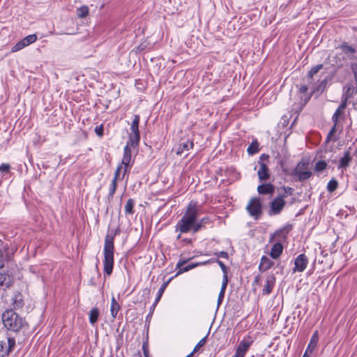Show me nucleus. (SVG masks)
Segmentation results:
<instances>
[{
	"label": "nucleus",
	"mask_w": 357,
	"mask_h": 357,
	"mask_svg": "<svg viewBox=\"0 0 357 357\" xmlns=\"http://www.w3.org/2000/svg\"><path fill=\"white\" fill-rule=\"evenodd\" d=\"M200 214V206L194 202H190L182 218L176 225V231L180 233H193V227Z\"/></svg>",
	"instance_id": "nucleus-1"
},
{
	"label": "nucleus",
	"mask_w": 357,
	"mask_h": 357,
	"mask_svg": "<svg viewBox=\"0 0 357 357\" xmlns=\"http://www.w3.org/2000/svg\"><path fill=\"white\" fill-rule=\"evenodd\" d=\"M117 234L116 231L114 235L107 234L105 238L104 244V273L107 275H110L113 271L114 267V236Z\"/></svg>",
	"instance_id": "nucleus-2"
},
{
	"label": "nucleus",
	"mask_w": 357,
	"mask_h": 357,
	"mask_svg": "<svg viewBox=\"0 0 357 357\" xmlns=\"http://www.w3.org/2000/svg\"><path fill=\"white\" fill-rule=\"evenodd\" d=\"M4 326L13 332L20 331L25 325V320L13 310H6L2 314Z\"/></svg>",
	"instance_id": "nucleus-3"
},
{
	"label": "nucleus",
	"mask_w": 357,
	"mask_h": 357,
	"mask_svg": "<svg viewBox=\"0 0 357 357\" xmlns=\"http://www.w3.org/2000/svg\"><path fill=\"white\" fill-rule=\"evenodd\" d=\"M312 174L309 168V162L304 160L299 162L292 172V176H296L297 180L301 182L308 179Z\"/></svg>",
	"instance_id": "nucleus-4"
},
{
	"label": "nucleus",
	"mask_w": 357,
	"mask_h": 357,
	"mask_svg": "<svg viewBox=\"0 0 357 357\" xmlns=\"http://www.w3.org/2000/svg\"><path fill=\"white\" fill-rule=\"evenodd\" d=\"M269 158V155L267 154H262L259 157V160L258 161L259 168L257 171V175L260 181H266L270 178V172L268 165L265 162V161H268Z\"/></svg>",
	"instance_id": "nucleus-5"
},
{
	"label": "nucleus",
	"mask_w": 357,
	"mask_h": 357,
	"mask_svg": "<svg viewBox=\"0 0 357 357\" xmlns=\"http://www.w3.org/2000/svg\"><path fill=\"white\" fill-rule=\"evenodd\" d=\"M246 208L250 215L255 217L256 219L262 213V205L260 200L257 198L251 199Z\"/></svg>",
	"instance_id": "nucleus-6"
},
{
	"label": "nucleus",
	"mask_w": 357,
	"mask_h": 357,
	"mask_svg": "<svg viewBox=\"0 0 357 357\" xmlns=\"http://www.w3.org/2000/svg\"><path fill=\"white\" fill-rule=\"evenodd\" d=\"M308 258L305 254H300L294 260V268L293 272H303L307 267Z\"/></svg>",
	"instance_id": "nucleus-7"
},
{
	"label": "nucleus",
	"mask_w": 357,
	"mask_h": 357,
	"mask_svg": "<svg viewBox=\"0 0 357 357\" xmlns=\"http://www.w3.org/2000/svg\"><path fill=\"white\" fill-rule=\"evenodd\" d=\"M252 344V340L250 338L243 339L238 344L235 354L232 357H244L248 349Z\"/></svg>",
	"instance_id": "nucleus-8"
},
{
	"label": "nucleus",
	"mask_w": 357,
	"mask_h": 357,
	"mask_svg": "<svg viewBox=\"0 0 357 357\" xmlns=\"http://www.w3.org/2000/svg\"><path fill=\"white\" fill-rule=\"evenodd\" d=\"M284 197L285 195H282L272 201L271 203V211L273 214H279L282 211L285 205Z\"/></svg>",
	"instance_id": "nucleus-9"
},
{
	"label": "nucleus",
	"mask_w": 357,
	"mask_h": 357,
	"mask_svg": "<svg viewBox=\"0 0 357 357\" xmlns=\"http://www.w3.org/2000/svg\"><path fill=\"white\" fill-rule=\"evenodd\" d=\"M131 162V150L128 146H126L123 149V156L122 158L121 164L120 165L123 167V172L122 174V178L126 174L128 168L130 167Z\"/></svg>",
	"instance_id": "nucleus-10"
},
{
	"label": "nucleus",
	"mask_w": 357,
	"mask_h": 357,
	"mask_svg": "<svg viewBox=\"0 0 357 357\" xmlns=\"http://www.w3.org/2000/svg\"><path fill=\"white\" fill-rule=\"evenodd\" d=\"M319 341V333L318 331H315L312 336L311 337L310 343L303 356V357H309L310 354H311L315 348L317 346V343Z\"/></svg>",
	"instance_id": "nucleus-11"
},
{
	"label": "nucleus",
	"mask_w": 357,
	"mask_h": 357,
	"mask_svg": "<svg viewBox=\"0 0 357 357\" xmlns=\"http://www.w3.org/2000/svg\"><path fill=\"white\" fill-rule=\"evenodd\" d=\"M342 100L348 102V100L357 93V86H354L352 84L347 83L343 89Z\"/></svg>",
	"instance_id": "nucleus-12"
},
{
	"label": "nucleus",
	"mask_w": 357,
	"mask_h": 357,
	"mask_svg": "<svg viewBox=\"0 0 357 357\" xmlns=\"http://www.w3.org/2000/svg\"><path fill=\"white\" fill-rule=\"evenodd\" d=\"M275 284V277L274 274H269L266 278V284L262 289L264 295H268L272 292L273 288Z\"/></svg>",
	"instance_id": "nucleus-13"
},
{
	"label": "nucleus",
	"mask_w": 357,
	"mask_h": 357,
	"mask_svg": "<svg viewBox=\"0 0 357 357\" xmlns=\"http://www.w3.org/2000/svg\"><path fill=\"white\" fill-rule=\"evenodd\" d=\"M193 146L194 144L192 141L189 139H181L176 148V154L181 155L185 151H188L190 149H192Z\"/></svg>",
	"instance_id": "nucleus-14"
},
{
	"label": "nucleus",
	"mask_w": 357,
	"mask_h": 357,
	"mask_svg": "<svg viewBox=\"0 0 357 357\" xmlns=\"http://www.w3.org/2000/svg\"><path fill=\"white\" fill-rule=\"evenodd\" d=\"M167 284H168V282H164L161 287H160L158 291V294H157V296L155 299V301L154 303H153V305H151V308H150V312L149 313V314L146 316V319H148L149 317H151L152 316V314L155 310V307H156L158 303L159 302V301L160 300L161 297H162V295L163 294L167 286Z\"/></svg>",
	"instance_id": "nucleus-15"
},
{
	"label": "nucleus",
	"mask_w": 357,
	"mask_h": 357,
	"mask_svg": "<svg viewBox=\"0 0 357 357\" xmlns=\"http://www.w3.org/2000/svg\"><path fill=\"white\" fill-rule=\"evenodd\" d=\"M257 191L261 195H272L275 191V186L271 183H264L257 187Z\"/></svg>",
	"instance_id": "nucleus-16"
},
{
	"label": "nucleus",
	"mask_w": 357,
	"mask_h": 357,
	"mask_svg": "<svg viewBox=\"0 0 357 357\" xmlns=\"http://www.w3.org/2000/svg\"><path fill=\"white\" fill-rule=\"evenodd\" d=\"M274 264V262L268 258L266 256H263L261 258V261L259 266V270L261 272H265L271 268Z\"/></svg>",
	"instance_id": "nucleus-17"
},
{
	"label": "nucleus",
	"mask_w": 357,
	"mask_h": 357,
	"mask_svg": "<svg viewBox=\"0 0 357 357\" xmlns=\"http://www.w3.org/2000/svg\"><path fill=\"white\" fill-rule=\"evenodd\" d=\"M282 251H283L282 245L281 244V243L278 242L273 245L271 252H270V256L273 259H276L281 255V254L282 253Z\"/></svg>",
	"instance_id": "nucleus-18"
},
{
	"label": "nucleus",
	"mask_w": 357,
	"mask_h": 357,
	"mask_svg": "<svg viewBox=\"0 0 357 357\" xmlns=\"http://www.w3.org/2000/svg\"><path fill=\"white\" fill-rule=\"evenodd\" d=\"M211 220L208 217H204L199 220L197 219L195 227H193V234L198 232L202 229L204 228L206 225L209 224Z\"/></svg>",
	"instance_id": "nucleus-19"
},
{
	"label": "nucleus",
	"mask_w": 357,
	"mask_h": 357,
	"mask_svg": "<svg viewBox=\"0 0 357 357\" xmlns=\"http://www.w3.org/2000/svg\"><path fill=\"white\" fill-rule=\"evenodd\" d=\"M347 103L345 100H342L340 105L333 115L332 120L335 123H337L338 118L342 114L344 109L347 106Z\"/></svg>",
	"instance_id": "nucleus-20"
},
{
	"label": "nucleus",
	"mask_w": 357,
	"mask_h": 357,
	"mask_svg": "<svg viewBox=\"0 0 357 357\" xmlns=\"http://www.w3.org/2000/svg\"><path fill=\"white\" fill-rule=\"evenodd\" d=\"M13 284L11 277L5 273H0V286L9 288Z\"/></svg>",
	"instance_id": "nucleus-21"
},
{
	"label": "nucleus",
	"mask_w": 357,
	"mask_h": 357,
	"mask_svg": "<svg viewBox=\"0 0 357 357\" xmlns=\"http://www.w3.org/2000/svg\"><path fill=\"white\" fill-rule=\"evenodd\" d=\"M13 305L15 309H20L24 305L23 296L20 292H16L13 298Z\"/></svg>",
	"instance_id": "nucleus-22"
},
{
	"label": "nucleus",
	"mask_w": 357,
	"mask_h": 357,
	"mask_svg": "<svg viewBox=\"0 0 357 357\" xmlns=\"http://www.w3.org/2000/svg\"><path fill=\"white\" fill-rule=\"evenodd\" d=\"M139 140H140V135L130 134L129 139L127 142L126 146H128V148H130V147L135 148V147L138 146Z\"/></svg>",
	"instance_id": "nucleus-23"
},
{
	"label": "nucleus",
	"mask_w": 357,
	"mask_h": 357,
	"mask_svg": "<svg viewBox=\"0 0 357 357\" xmlns=\"http://www.w3.org/2000/svg\"><path fill=\"white\" fill-rule=\"evenodd\" d=\"M291 230V226L287 225V226L283 227L282 229H281L278 231H276L274 234H271L269 241L270 242L273 241L275 236H280L281 235H282V238H285L286 236L284 234L285 233L287 234Z\"/></svg>",
	"instance_id": "nucleus-24"
},
{
	"label": "nucleus",
	"mask_w": 357,
	"mask_h": 357,
	"mask_svg": "<svg viewBox=\"0 0 357 357\" xmlns=\"http://www.w3.org/2000/svg\"><path fill=\"white\" fill-rule=\"evenodd\" d=\"M351 160V157L350 156V153L349 151H346L344 153L343 157H342L340 160V163L338 165V168H345L349 165V163Z\"/></svg>",
	"instance_id": "nucleus-25"
},
{
	"label": "nucleus",
	"mask_w": 357,
	"mask_h": 357,
	"mask_svg": "<svg viewBox=\"0 0 357 357\" xmlns=\"http://www.w3.org/2000/svg\"><path fill=\"white\" fill-rule=\"evenodd\" d=\"M140 117L138 114L135 115L134 119L131 123L130 126V134L139 135V123Z\"/></svg>",
	"instance_id": "nucleus-26"
},
{
	"label": "nucleus",
	"mask_w": 357,
	"mask_h": 357,
	"mask_svg": "<svg viewBox=\"0 0 357 357\" xmlns=\"http://www.w3.org/2000/svg\"><path fill=\"white\" fill-rule=\"evenodd\" d=\"M120 309L119 304L116 302L114 297H112V303H111V314L113 318H116V315L118 314V312Z\"/></svg>",
	"instance_id": "nucleus-27"
},
{
	"label": "nucleus",
	"mask_w": 357,
	"mask_h": 357,
	"mask_svg": "<svg viewBox=\"0 0 357 357\" xmlns=\"http://www.w3.org/2000/svg\"><path fill=\"white\" fill-rule=\"evenodd\" d=\"M99 310L97 307L91 309L89 312V321L91 324H94L98 319Z\"/></svg>",
	"instance_id": "nucleus-28"
},
{
	"label": "nucleus",
	"mask_w": 357,
	"mask_h": 357,
	"mask_svg": "<svg viewBox=\"0 0 357 357\" xmlns=\"http://www.w3.org/2000/svg\"><path fill=\"white\" fill-rule=\"evenodd\" d=\"M135 201L132 199H129L125 205V213L127 215H132L134 213Z\"/></svg>",
	"instance_id": "nucleus-29"
},
{
	"label": "nucleus",
	"mask_w": 357,
	"mask_h": 357,
	"mask_svg": "<svg viewBox=\"0 0 357 357\" xmlns=\"http://www.w3.org/2000/svg\"><path fill=\"white\" fill-rule=\"evenodd\" d=\"M249 155H254L259 151V143L257 140L252 141L247 149Z\"/></svg>",
	"instance_id": "nucleus-30"
},
{
	"label": "nucleus",
	"mask_w": 357,
	"mask_h": 357,
	"mask_svg": "<svg viewBox=\"0 0 357 357\" xmlns=\"http://www.w3.org/2000/svg\"><path fill=\"white\" fill-rule=\"evenodd\" d=\"M188 261V259H185V260H180L177 264H176V268H179L178 273H177V275H179V274H181V273H183L185 272H187L189 271V268H188V266H184L183 267V266L187 263V261Z\"/></svg>",
	"instance_id": "nucleus-31"
},
{
	"label": "nucleus",
	"mask_w": 357,
	"mask_h": 357,
	"mask_svg": "<svg viewBox=\"0 0 357 357\" xmlns=\"http://www.w3.org/2000/svg\"><path fill=\"white\" fill-rule=\"evenodd\" d=\"M117 188V182L115 181V179H112L110 187H109V192L108 194L107 199L109 201L112 200L113 199L114 195L115 194V192Z\"/></svg>",
	"instance_id": "nucleus-32"
},
{
	"label": "nucleus",
	"mask_w": 357,
	"mask_h": 357,
	"mask_svg": "<svg viewBox=\"0 0 357 357\" xmlns=\"http://www.w3.org/2000/svg\"><path fill=\"white\" fill-rule=\"evenodd\" d=\"M37 40V36L36 34H31L22 39V41L25 45V47L29 45L30 44L34 43Z\"/></svg>",
	"instance_id": "nucleus-33"
},
{
	"label": "nucleus",
	"mask_w": 357,
	"mask_h": 357,
	"mask_svg": "<svg viewBox=\"0 0 357 357\" xmlns=\"http://www.w3.org/2000/svg\"><path fill=\"white\" fill-rule=\"evenodd\" d=\"M89 14V8L86 6H81L77 10V15L79 17H85Z\"/></svg>",
	"instance_id": "nucleus-34"
},
{
	"label": "nucleus",
	"mask_w": 357,
	"mask_h": 357,
	"mask_svg": "<svg viewBox=\"0 0 357 357\" xmlns=\"http://www.w3.org/2000/svg\"><path fill=\"white\" fill-rule=\"evenodd\" d=\"M340 48L345 54H354L356 53V50L351 45L344 43L340 46Z\"/></svg>",
	"instance_id": "nucleus-35"
},
{
	"label": "nucleus",
	"mask_w": 357,
	"mask_h": 357,
	"mask_svg": "<svg viewBox=\"0 0 357 357\" xmlns=\"http://www.w3.org/2000/svg\"><path fill=\"white\" fill-rule=\"evenodd\" d=\"M323 68L322 64H318L311 68L308 73V78L312 79Z\"/></svg>",
	"instance_id": "nucleus-36"
},
{
	"label": "nucleus",
	"mask_w": 357,
	"mask_h": 357,
	"mask_svg": "<svg viewBox=\"0 0 357 357\" xmlns=\"http://www.w3.org/2000/svg\"><path fill=\"white\" fill-rule=\"evenodd\" d=\"M326 166L327 164L325 161L319 160L316 163L314 169L317 172H321L326 168Z\"/></svg>",
	"instance_id": "nucleus-37"
},
{
	"label": "nucleus",
	"mask_w": 357,
	"mask_h": 357,
	"mask_svg": "<svg viewBox=\"0 0 357 357\" xmlns=\"http://www.w3.org/2000/svg\"><path fill=\"white\" fill-rule=\"evenodd\" d=\"M210 260H211V263H213V262L218 263V264L221 268L223 273L224 274H227L228 269H227V266L225 265V264L222 261H221L220 260H219L218 259H211Z\"/></svg>",
	"instance_id": "nucleus-38"
},
{
	"label": "nucleus",
	"mask_w": 357,
	"mask_h": 357,
	"mask_svg": "<svg viewBox=\"0 0 357 357\" xmlns=\"http://www.w3.org/2000/svg\"><path fill=\"white\" fill-rule=\"evenodd\" d=\"M337 188V181L335 179L331 180L327 185V189L329 192H333Z\"/></svg>",
	"instance_id": "nucleus-39"
},
{
	"label": "nucleus",
	"mask_w": 357,
	"mask_h": 357,
	"mask_svg": "<svg viewBox=\"0 0 357 357\" xmlns=\"http://www.w3.org/2000/svg\"><path fill=\"white\" fill-rule=\"evenodd\" d=\"M15 345V340L13 337L8 338V346H6V349L8 350V354L13 349Z\"/></svg>",
	"instance_id": "nucleus-40"
},
{
	"label": "nucleus",
	"mask_w": 357,
	"mask_h": 357,
	"mask_svg": "<svg viewBox=\"0 0 357 357\" xmlns=\"http://www.w3.org/2000/svg\"><path fill=\"white\" fill-rule=\"evenodd\" d=\"M6 355H8L6 344L3 341H0V357H3Z\"/></svg>",
	"instance_id": "nucleus-41"
},
{
	"label": "nucleus",
	"mask_w": 357,
	"mask_h": 357,
	"mask_svg": "<svg viewBox=\"0 0 357 357\" xmlns=\"http://www.w3.org/2000/svg\"><path fill=\"white\" fill-rule=\"evenodd\" d=\"M24 47H25V45L22 41V40L20 42H18L17 43H16L12 48V52H17L22 49H23Z\"/></svg>",
	"instance_id": "nucleus-42"
},
{
	"label": "nucleus",
	"mask_w": 357,
	"mask_h": 357,
	"mask_svg": "<svg viewBox=\"0 0 357 357\" xmlns=\"http://www.w3.org/2000/svg\"><path fill=\"white\" fill-rule=\"evenodd\" d=\"M206 337L202 338V340H200L199 341V342L196 344V346L195 347L193 351H192V353H195L197 352L202 347H203L205 343H206Z\"/></svg>",
	"instance_id": "nucleus-43"
},
{
	"label": "nucleus",
	"mask_w": 357,
	"mask_h": 357,
	"mask_svg": "<svg viewBox=\"0 0 357 357\" xmlns=\"http://www.w3.org/2000/svg\"><path fill=\"white\" fill-rule=\"evenodd\" d=\"M225 289H226V288H223L221 287V289L220 291L218 298V306H219L223 301L225 293Z\"/></svg>",
	"instance_id": "nucleus-44"
},
{
	"label": "nucleus",
	"mask_w": 357,
	"mask_h": 357,
	"mask_svg": "<svg viewBox=\"0 0 357 357\" xmlns=\"http://www.w3.org/2000/svg\"><path fill=\"white\" fill-rule=\"evenodd\" d=\"M211 263V260H207V261H203V262H199V263H195V264H189L188 265V268H189V271L198 266H202V265H206V264H210Z\"/></svg>",
	"instance_id": "nucleus-45"
},
{
	"label": "nucleus",
	"mask_w": 357,
	"mask_h": 357,
	"mask_svg": "<svg viewBox=\"0 0 357 357\" xmlns=\"http://www.w3.org/2000/svg\"><path fill=\"white\" fill-rule=\"evenodd\" d=\"M122 168H123V167L119 165L115 171L114 177L113 178V179H115L116 182H117V180L120 178Z\"/></svg>",
	"instance_id": "nucleus-46"
},
{
	"label": "nucleus",
	"mask_w": 357,
	"mask_h": 357,
	"mask_svg": "<svg viewBox=\"0 0 357 357\" xmlns=\"http://www.w3.org/2000/svg\"><path fill=\"white\" fill-rule=\"evenodd\" d=\"M10 166L9 164L3 163L0 165V172L7 173L9 172Z\"/></svg>",
	"instance_id": "nucleus-47"
},
{
	"label": "nucleus",
	"mask_w": 357,
	"mask_h": 357,
	"mask_svg": "<svg viewBox=\"0 0 357 357\" xmlns=\"http://www.w3.org/2000/svg\"><path fill=\"white\" fill-rule=\"evenodd\" d=\"M103 130L104 129L102 125L96 126L95 128V132L99 137H102L103 135Z\"/></svg>",
	"instance_id": "nucleus-48"
},
{
	"label": "nucleus",
	"mask_w": 357,
	"mask_h": 357,
	"mask_svg": "<svg viewBox=\"0 0 357 357\" xmlns=\"http://www.w3.org/2000/svg\"><path fill=\"white\" fill-rule=\"evenodd\" d=\"M283 190L284 191V194L285 195V197L289 195H292L293 193H294V190L291 188V187H283Z\"/></svg>",
	"instance_id": "nucleus-49"
},
{
	"label": "nucleus",
	"mask_w": 357,
	"mask_h": 357,
	"mask_svg": "<svg viewBox=\"0 0 357 357\" xmlns=\"http://www.w3.org/2000/svg\"><path fill=\"white\" fill-rule=\"evenodd\" d=\"M215 255H216L218 257H222V258H225V259H227L228 257H229L228 253L227 252H225V251H221V252H215Z\"/></svg>",
	"instance_id": "nucleus-50"
},
{
	"label": "nucleus",
	"mask_w": 357,
	"mask_h": 357,
	"mask_svg": "<svg viewBox=\"0 0 357 357\" xmlns=\"http://www.w3.org/2000/svg\"><path fill=\"white\" fill-rule=\"evenodd\" d=\"M4 255L2 250L0 248V269L4 266Z\"/></svg>",
	"instance_id": "nucleus-51"
},
{
	"label": "nucleus",
	"mask_w": 357,
	"mask_h": 357,
	"mask_svg": "<svg viewBox=\"0 0 357 357\" xmlns=\"http://www.w3.org/2000/svg\"><path fill=\"white\" fill-rule=\"evenodd\" d=\"M227 284H228L227 274H224L222 282V287L227 288Z\"/></svg>",
	"instance_id": "nucleus-52"
},
{
	"label": "nucleus",
	"mask_w": 357,
	"mask_h": 357,
	"mask_svg": "<svg viewBox=\"0 0 357 357\" xmlns=\"http://www.w3.org/2000/svg\"><path fill=\"white\" fill-rule=\"evenodd\" d=\"M335 125H336V123H335V125L333 126V127L331 128V131L328 134L327 141H328L331 139V137L333 136V135L334 134V132L335 131Z\"/></svg>",
	"instance_id": "nucleus-53"
},
{
	"label": "nucleus",
	"mask_w": 357,
	"mask_h": 357,
	"mask_svg": "<svg viewBox=\"0 0 357 357\" xmlns=\"http://www.w3.org/2000/svg\"><path fill=\"white\" fill-rule=\"evenodd\" d=\"M300 92L301 93H305L307 91V86L303 85V86H301L300 89H299Z\"/></svg>",
	"instance_id": "nucleus-54"
},
{
	"label": "nucleus",
	"mask_w": 357,
	"mask_h": 357,
	"mask_svg": "<svg viewBox=\"0 0 357 357\" xmlns=\"http://www.w3.org/2000/svg\"><path fill=\"white\" fill-rule=\"evenodd\" d=\"M259 281H260V276L259 275L255 276L254 281H253V284H258L259 282Z\"/></svg>",
	"instance_id": "nucleus-55"
},
{
	"label": "nucleus",
	"mask_w": 357,
	"mask_h": 357,
	"mask_svg": "<svg viewBox=\"0 0 357 357\" xmlns=\"http://www.w3.org/2000/svg\"><path fill=\"white\" fill-rule=\"evenodd\" d=\"M150 289H143L142 292H143V295L144 296H148L149 294H150Z\"/></svg>",
	"instance_id": "nucleus-56"
},
{
	"label": "nucleus",
	"mask_w": 357,
	"mask_h": 357,
	"mask_svg": "<svg viewBox=\"0 0 357 357\" xmlns=\"http://www.w3.org/2000/svg\"><path fill=\"white\" fill-rule=\"evenodd\" d=\"M144 354L145 357H149V351L148 349L145 347L144 344L143 345Z\"/></svg>",
	"instance_id": "nucleus-57"
},
{
	"label": "nucleus",
	"mask_w": 357,
	"mask_h": 357,
	"mask_svg": "<svg viewBox=\"0 0 357 357\" xmlns=\"http://www.w3.org/2000/svg\"><path fill=\"white\" fill-rule=\"evenodd\" d=\"M183 241L185 243H191V239L190 238H184L183 239Z\"/></svg>",
	"instance_id": "nucleus-58"
},
{
	"label": "nucleus",
	"mask_w": 357,
	"mask_h": 357,
	"mask_svg": "<svg viewBox=\"0 0 357 357\" xmlns=\"http://www.w3.org/2000/svg\"><path fill=\"white\" fill-rule=\"evenodd\" d=\"M183 234V233H180V232L178 233V236H176V239H177V240H178V239H180V238H181V234Z\"/></svg>",
	"instance_id": "nucleus-59"
},
{
	"label": "nucleus",
	"mask_w": 357,
	"mask_h": 357,
	"mask_svg": "<svg viewBox=\"0 0 357 357\" xmlns=\"http://www.w3.org/2000/svg\"><path fill=\"white\" fill-rule=\"evenodd\" d=\"M194 353L191 352L190 354H188L186 357H192Z\"/></svg>",
	"instance_id": "nucleus-60"
},
{
	"label": "nucleus",
	"mask_w": 357,
	"mask_h": 357,
	"mask_svg": "<svg viewBox=\"0 0 357 357\" xmlns=\"http://www.w3.org/2000/svg\"><path fill=\"white\" fill-rule=\"evenodd\" d=\"M324 83H326V82L325 80L321 81V84L322 85V84H324Z\"/></svg>",
	"instance_id": "nucleus-61"
}]
</instances>
